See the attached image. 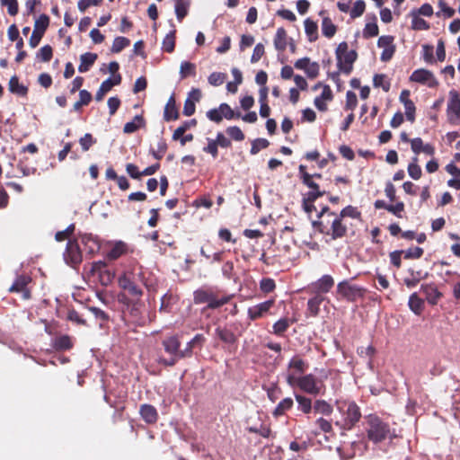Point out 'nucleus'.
Returning <instances> with one entry per match:
<instances>
[{
    "label": "nucleus",
    "mask_w": 460,
    "mask_h": 460,
    "mask_svg": "<svg viewBox=\"0 0 460 460\" xmlns=\"http://www.w3.org/2000/svg\"><path fill=\"white\" fill-rule=\"evenodd\" d=\"M120 288L127 291L131 296L139 299L143 296L140 284L149 292L156 291V285L150 279V273L138 262H135L127 269L118 279Z\"/></svg>",
    "instance_id": "1"
},
{
    "label": "nucleus",
    "mask_w": 460,
    "mask_h": 460,
    "mask_svg": "<svg viewBox=\"0 0 460 460\" xmlns=\"http://www.w3.org/2000/svg\"><path fill=\"white\" fill-rule=\"evenodd\" d=\"M365 430L367 439L374 444H379L393 438L389 423L376 414H369L366 417Z\"/></svg>",
    "instance_id": "2"
},
{
    "label": "nucleus",
    "mask_w": 460,
    "mask_h": 460,
    "mask_svg": "<svg viewBox=\"0 0 460 460\" xmlns=\"http://www.w3.org/2000/svg\"><path fill=\"white\" fill-rule=\"evenodd\" d=\"M234 295H221V292L212 288L203 287L193 292V301L196 305L207 304L208 309H217L228 304Z\"/></svg>",
    "instance_id": "3"
},
{
    "label": "nucleus",
    "mask_w": 460,
    "mask_h": 460,
    "mask_svg": "<svg viewBox=\"0 0 460 460\" xmlns=\"http://www.w3.org/2000/svg\"><path fill=\"white\" fill-rule=\"evenodd\" d=\"M336 405L343 417L342 421H337L336 425L343 430L352 429L361 419L360 408L354 401L348 400H339Z\"/></svg>",
    "instance_id": "4"
},
{
    "label": "nucleus",
    "mask_w": 460,
    "mask_h": 460,
    "mask_svg": "<svg viewBox=\"0 0 460 460\" xmlns=\"http://www.w3.org/2000/svg\"><path fill=\"white\" fill-rule=\"evenodd\" d=\"M181 336L172 334L164 337L162 341V346L169 358H159L158 363L164 367H173L180 359L185 358L183 349H181Z\"/></svg>",
    "instance_id": "5"
},
{
    "label": "nucleus",
    "mask_w": 460,
    "mask_h": 460,
    "mask_svg": "<svg viewBox=\"0 0 460 460\" xmlns=\"http://www.w3.org/2000/svg\"><path fill=\"white\" fill-rule=\"evenodd\" d=\"M335 55L339 70L345 75H349L353 69V64L358 58L356 50H349L348 43L342 41L338 45Z\"/></svg>",
    "instance_id": "6"
},
{
    "label": "nucleus",
    "mask_w": 460,
    "mask_h": 460,
    "mask_svg": "<svg viewBox=\"0 0 460 460\" xmlns=\"http://www.w3.org/2000/svg\"><path fill=\"white\" fill-rule=\"evenodd\" d=\"M287 383L290 386L297 385L302 391L312 395H317L321 393V386L317 385V380L313 374L303 376L288 374Z\"/></svg>",
    "instance_id": "7"
},
{
    "label": "nucleus",
    "mask_w": 460,
    "mask_h": 460,
    "mask_svg": "<svg viewBox=\"0 0 460 460\" xmlns=\"http://www.w3.org/2000/svg\"><path fill=\"white\" fill-rule=\"evenodd\" d=\"M337 292L349 302H356L358 299L365 296L367 289L363 287L351 284L348 280H343L338 283Z\"/></svg>",
    "instance_id": "8"
},
{
    "label": "nucleus",
    "mask_w": 460,
    "mask_h": 460,
    "mask_svg": "<svg viewBox=\"0 0 460 460\" xmlns=\"http://www.w3.org/2000/svg\"><path fill=\"white\" fill-rule=\"evenodd\" d=\"M332 219L331 226L326 227L324 225L320 224L321 226V234L330 236L331 240L341 239L347 235L348 227L342 222V219L337 214Z\"/></svg>",
    "instance_id": "9"
},
{
    "label": "nucleus",
    "mask_w": 460,
    "mask_h": 460,
    "mask_svg": "<svg viewBox=\"0 0 460 460\" xmlns=\"http://www.w3.org/2000/svg\"><path fill=\"white\" fill-rule=\"evenodd\" d=\"M447 115L450 124L455 126L460 125V93L456 90L449 92Z\"/></svg>",
    "instance_id": "10"
},
{
    "label": "nucleus",
    "mask_w": 460,
    "mask_h": 460,
    "mask_svg": "<svg viewBox=\"0 0 460 460\" xmlns=\"http://www.w3.org/2000/svg\"><path fill=\"white\" fill-rule=\"evenodd\" d=\"M64 259L68 265L75 269L81 264L83 256L76 240H68L64 252Z\"/></svg>",
    "instance_id": "11"
},
{
    "label": "nucleus",
    "mask_w": 460,
    "mask_h": 460,
    "mask_svg": "<svg viewBox=\"0 0 460 460\" xmlns=\"http://www.w3.org/2000/svg\"><path fill=\"white\" fill-rule=\"evenodd\" d=\"M31 278L28 275H19L8 288V291L10 293H20L22 299H30L31 296L28 285L31 282Z\"/></svg>",
    "instance_id": "12"
},
{
    "label": "nucleus",
    "mask_w": 460,
    "mask_h": 460,
    "mask_svg": "<svg viewBox=\"0 0 460 460\" xmlns=\"http://www.w3.org/2000/svg\"><path fill=\"white\" fill-rule=\"evenodd\" d=\"M394 41V37L392 35H383L378 39L377 46L384 49L380 56L381 61L388 62L393 58L396 50Z\"/></svg>",
    "instance_id": "13"
},
{
    "label": "nucleus",
    "mask_w": 460,
    "mask_h": 460,
    "mask_svg": "<svg viewBox=\"0 0 460 460\" xmlns=\"http://www.w3.org/2000/svg\"><path fill=\"white\" fill-rule=\"evenodd\" d=\"M410 81L426 84L429 88H435L438 85V82L433 73L424 68L413 71L410 76Z\"/></svg>",
    "instance_id": "14"
},
{
    "label": "nucleus",
    "mask_w": 460,
    "mask_h": 460,
    "mask_svg": "<svg viewBox=\"0 0 460 460\" xmlns=\"http://www.w3.org/2000/svg\"><path fill=\"white\" fill-rule=\"evenodd\" d=\"M274 304L275 300L270 299L249 307L247 311L248 318L251 321H255L260 318H262L264 315L270 313V310L273 307Z\"/></svg>",
    "instance_id": "15"
},
{
    "label": "nucleus",
    "mask_w": 460,
    "mask_h": 460,
    "mask_svg": "<svg viewBox=\"0 0 460 460\" xmlns=\"http://www.w3.org/2000/svg\"><path fill=\"white\" fill-rule=\"evenodd\" d=\"M334 286V279L331 275H323L317 281L313 282L308 287L311 294H325L328 293Z\"/></svg>",
    "instance_id": "16"
},
{
    "label": "nucleus",
    "mask_w": 460,
    "mask_h": 460,
    "mask_svg": "<svg viewBox=\"0 0 460 460\" xmlns=\"http://www.w3.org/2000/svg\"><path fill=\"white\" fill-rule=\"evenodd\" d=\"M122 77L120 74L114 75L113 77L107 78L104 80L95 94V100L101 102L103 100L104 95L111 90L115 85H119L121 83Z\"/></svg>",
    "instance_id": "17"
},
{
    "label": "nucleus",
    "mask_w": 460,
    "mask_h": 460,
    "mask_svg": "<svg viewBox=\"0 0 460 460\" xmlns=\"http://www.w3.org/2000/svg\"><path fill=\"white\" fill-rule=\"evenodd\" d=\"M302 183L311 190L306 194V196H308V200L310 201H315L318 198L326 194L325 190H320L319 184L313 180V176L311 175H305Z\"/></svg>",
    "instance_id": "18"
},
{
    "label": "nucleus",
    "mask_w": 460,
    "mask_h": 460,
    "mask_svg": "<svg viewBox=\"0 0 460 460\" xmlns=\"http://www.w3.org/2000/svg\"><path fill=\"white\" fill-rule=\"evenodd\" d=\"M333 99L332 91L329 85L323 86V92L320 96L314 98V106L320 111H326L328 110V106L326 102H330Z\"/></svg>",
    "instance_id": "19"
},
{
    "label": "nucleus",
    "mask_w": 460,
    "mask_h": 460,
    "mask_svg": "<svg viewBox=\"0 0 460 460\" xmlns=\"http://www.w3.org/2000/svg\"><path fill=\"white\" fill-rule=\"evenodd\" d=\"M308 363L299 356H294L288 362V374L298 376L304 374L308 368Z\"/></svg>",
    "instance_id": "20"
},
{
    "label": "nucleus",
    "mask_w": 460,
    "mask_h": 460,
    "mask_svg": "<svg viewBox=\"0 0 460 460\" xmlns=\"http://www.w3.org/2000/svg\"><path fill=\"white\" fill-rule=\"evenodd\" d=\"M128 252V244L122 241L116 242L106 253L108 261H116Z\"/></svg>",
    "instance_id": "21"
},
{
    "label": "nucleus",
    "mask_w": 460,
    "mask_h": 460,
    "mask_svg": "<svg viewBox=\"0 0 460 460\" xmlns=\"http://www.w3.org/2000/svg\"><path fill=\"white\" fill-rule=\"evenodd\" d=\"M141 418L147 424H155L158 420V412L155 406L151 404H142L139 409Z\"/></svg>",
    "instance_id": "22"
},
{
    "label": "nucleus",
    "mask_w": 460,
    "mask_h": 460,
    "mask_svg": "<svg viewBox=\"0 0 460 460\" xmlns=\"http://www.w3.org/2000/svg\"><path fill=\"white\" fill-rule=\"evenodd\" d=\"M81 243L84 245V252L89 255H94L101 249V244L98 239L91 234H84L81 238Z\"/></svg>",
    "instance_id": "23"
},
{
    "label": "nucleus",
    "mask_w": 460,
    "mask_h": 460,
    "mask_svg": "<svg viewBox=\"0 0 460 460\" xmlns=\"http://www.w3.org/2000/svg\"><path fill=\"white\" fill-rule=\"evenodd\" d=\"M179 119V111L176 106L174 95H171L165 104L164 111V119L165 121L176 120Z\"/></svg>",
    "instance_id": "24"
},
{
    "label": "nucleus",
    "mask_w": 460,
    "mask_h": 460,
    "mask_svg": "<svg viewBox=\"0 0 460 460\" xmlns=\"http://www.w3.org/2000/svg\"><path fill=\"white\" fill-rule=\"evenodd\" d=\"M206 339L203 334L198 333L196 334L189 342H187L186 347L183 349V356L185 358H189L192 357L193 349L195 348L201 349Z\"/></svg>",
    "instance_id": "25"
},
{
    "label": "nucleus",
    "mask_w": 460,
    "mask_h": 460,
    "mask_svg": "<svg viewBox=\"0 0 460 460\" xmlns=\"http://www.w3.org/2000/svg\"><path fill=\"white\" fill-rule=\"evenodd\" d=\"M217 337L226 344L234 345L237 341V337L233 331L226 327L218 326L215 330Z\"/></svg>",
    "instance_id": "26"
},
{
    "label": "nucleus",
    "mask_w": 460,
    "mask_h": 460,
    "mask_svg": "<svg viewBox=\"0 0 460 460\" xmlns=\"http://www.w3.org/2000/svg\"><path fill=\"white\" fill-rule=\"evenodd\" d=\"M273 42L274 47L278 51L283 52L286 50L288 43L289 42V38L287 31L283 27L277 30Z\"/></svg>",
    "instance_id": "27"
},
{
    "label": "nucleus",
    "mask_w": 460,
    "mask_h": 460,
    "mask_svg": "<svg viewBox=\"0 0 460 460\" xmlns=\"http://www.w3.org/2000/svg\"><path fill=\"white\" fill-rule=\"evenodd\" d=\"M97 58L98 55L96 53L86 52L82 54L80 56V65L78 66V71L80 73L88 72L93 66Z\"/></svg>",
    "instance_id": "28"
},
{
    "label": "nucleus",
    "mask_w": 460,
    "mask_h": 460,
    "mask_svg": "<svg viewBox=\"0 0 460 460\" xmlns=\"http://www.w3.org/2000/svg\"><path fill=\"white\" fill-rule=\"evenodd\" d=\"M324 296L321 294H314V296L307 302V315L315 317L320 312V305L323 302Z\"/></svg>",
    "instance_id": "29"
},
{
    "label": "nucleus",
    "mask_w": 460,
    "mask_h": 460,
    "mask_svg": "<svg viewBox=\"0 0 460 460\" xmlns=\"http://www.w3.org/2000/svg\"><path fill=\"white\" fill-rule=\"evenodd\" d=\"M8 90L16 95L26 96L28 94V87L19 83L17 75H13L8 84Z\"/></svg>",
    "instance_id": "30"
},
{
    "label": "nucleus",
    "mask_w": 460,
    "mask_h": 460,
    "mask_svg": "<svg viewBox=\"0 0 460 460\" xmlns=\"http://www.w3.org/2000/svg\"><path fill=\"white\" fill-rule=\"evenodd\" d=\"M74 343L69 335L58 336L53 341V348L58 351L69 350L73 348Z\"/></svg>",
    "instance_id": "31"
},
{
    "label": "nucleus",
    "mask_w": 460,
    "mask_h": 460,
    "mask_svg": "<svg viewBox=\"0 0 460 460\" xmlns=\"http://www.w3.org/2000/svg\"><path fill=\"white\" fill-rule=\"evenodd\" d=\"M146 125L145 119L142 115H136L132 121L127 122L124 125L123 132L125 134H132Z\"/></svg>",
    "instance_id": "32"
},
{
    "label": "nucleus",
    "mask_w": 460,
    "mask_h": 460,
    "mask_svg": "<svg viewBox=\"0 0 460 460\" xmlns=\"http://www.w3.org/2000/svg\"><path fill=\"white\" fill-rule=\"evenodd\" d=\"M294 323V320L284 317L278 320L272 326V332L278 336H282L288 331L289 326Z\"/></svg>",
    "instance_id": "33"
},
{
    "label": "nucleus",
    "mask_w": 460,
    "mask_h": 460,
    "mask_svg": "<svg viewBox=\"0 0 460 460\" xmlns=\"http://www.w3.org/2000/svg\"><path fill=\"white\" fill-rule=\"evenodd\" d=\"M305 31L310 42H314L318 39V25L310 18L305 21Z\"/></svg>",
    "instance_id": "34"
},
{
    "label": "nucleus",
    "mask_w": 460,
    "mask_h": 460,
    "mask_svg": "<svg viewBox=\"0 0 460 460\" xmlns=\"http://www.w3.org/2000/svg\"><path fill=\"white\" fill-rule=\"evenodd\" d=\"M189 0H176L175 3V14L177 20L181 22L187 16L190 8Z\"/></svg>",
    "instance_id": "35"
},
{
    "label": "nucleus",
    "mask_w": 460,
    "mask_h": 460,
    "mask_svg": "<svg viewBox=\"0 0 460 460\" xmlns=\"http://www.w3.org/2000/svg\"><path fill=\"white\" fill-rule=\"evenodd\" d=\"M180 78L186 79L189 76H195L197 74L196 65L190 61H183L180 66Z\"/></svg>",
    "instance_id": "36"
},
{
    "label": "nucleus",
    "mask_w": 460,
    "mask_h": 460,
    "mask_svg": "<svg viewBox=\"0 0 460 460\" xmlns=\"http://www.w3.org/2000/svg\"><path fill=\"white\" fill-rule=\"evenodd\" d=\"M314 411L325 416H330L332 411V406L325 400L318 399L314 403Z\"/></svg>",
    "instance_id": "37"
},
{
    "label": "nucleus",
    "mask_w": 460,
    "mask_h": 460,
    "mask_svg": "<svg viewBox=\"0 0 460 460\" xmlns=\"http://www.w3.org/2000/svg\"><path fill=\"white\" fill-rule=\"evenodd\" d=\"M293 403V400L290 397L281 400L273 411V416L279 417L284 415L287 411L292 408Z\"/></svg>",
    "instance_id": "38"
},
{
    "label": "nucleus",
    "mask_w": 460,
    "mask_h": 460,
    "mask_svg": "<svg viewBox=\"0 0 460 460\" xmlns=\"http://www.w3.org/2000/svg\"><path fill=\"white\" fill-rule=\"evenodd\" d=\"M337 31L336 25L332 22L330 17H324L322 21V32L326 38H332L335 35Z\"/></svg>",
    "instance_id": "39"
},
{
    "label": "nucleus",
    "mask_w": 460,
    "mask_h": 460,
    "mask_svg": "<svg viewBox=\"0 0 460 460\" xmlns=\"http://www.w3.org/2000/svg\"><path fill=\"white\" fill-rule=\"evenodd\" d=\"M167 149H168V146H167L166 140L164 138L161 137L157 144V149L155 150L153 147H151L149 149V153H150V155H152V156L155 159L159 161L164 157V155L167 152Z\"/></svg>",
    "instance_id": "40"
},
{
    "label": "nucleus",
    "mask_w": 460,
    "mask_h": 460,
    "mask_svg": "<svg viewBox=\"0 0 460 460\" xmlns=\"http://www.w3.org/2000/svg\"><path fill=\"white\" fill-rule=\"evenodd\" d=\"M296 400L298 403V409L305 414H308L312 411L314 405L312 400L301 394H296Z\"/></svg>",
    "instance_id": "41"
},
{
    "label": "nucleus",
    "mask_w": 460,
    "mask_h": 460,
    "mask_svg": "<svg viewBox=\"0 0 460 460\" xmlns=\"http://www.w3.org/2000/svg\"><path fill=\"white\" fill-rule=\"evenodd\" d=\"M422 289L427 296V299L431 304H436L441 297V293L432 285L422 286Z\"/></svg>",
    "instance_id": "42"
},
{
    "label": "nucleus",
    "mask_w": 460,
    "mask_h": 460,
    "mask_svg": "<svg viewBox=\"0 0 460 460\" xmlns=\"http://www.w3.org/2000/svg\"><path fill=\"white\" fill-rule=\"evenodd\" d=\"M53 57V49L50 45L41 47L36 53V59L40 62H49Z\"/></svg>",
    "instance_id": "43"
},
{
    "label": "nucleus",
    "mask_w": 460,
    "mask_h": 460,
    "mask_svg": "<svg viewBox=\"0 0 460 460\" xmlns=\"http://www.w3.org/2000/svg\"><path fill=\"white\" fill-rule=\"evenodd\" d=\"M423 300L420 299L416 293L410 296L409 306L414 314H420L423 309Z\"/></svg>",
    "instance_id": "44"
},
{
    "label": "nucleus",
    "mask_w": 460,
    "mask_h": 460,
    "mask_svg": "<svg viewBox=\"0 0 460 460\" xmlns=\"http://www.w3.org/2000/svg\"><path fill=\"white\" fill-rule=\"evenodd\" d=\"M49 25V17L47 14H40L34 22V31L44 35Z\"/></svg>",
    "instance_id": "45"
},
{
    "label": "nucleus",
    "mask_w": 460,
    "mask_h": 460,
    "mask_svg": "<svg viewBox=\"0 0 460 460\" xmlns=\"http://www.w3.org/2000/svg\"><path fill=\"white\" fill-rule=\"evenodd\" d=\"M175 31H172L170 33H168L164 40H163V46L162 49L164 52L172 53L174 51L175 48Z\"/></svg>",
    "instance_id": "46"
},
{
    "label": "nucleus",
    "mask_w": 460,
    "mask_h": 460,
    "mask_svg": "<svg viewBox=\"0 0 460 460\" xmlns=\"http://www.w3.org/2000/svg\"><path fill=\"white\" fill-rule=\"evenodd\" d=\"M130 45V40L126 37H116L113 40L112 46H111V52L113 53H119L122 51L125 48L128 47Z\"/></svg>",
    "instance_id": "47"
},
{
    "label": "nucleus",
    "mask_w": 460,
    "mask_h": 460,
    "mask_svg": "<svg viewBox=\"0 0 460 460\" xmlns=\"http://www.w3.org/2000/svg\"><path fill=\"white\" fill-rule=\"evenodd\" d=\"M340 217L343 220L345 217H350L354 219H358L361 217L360 211L351 205H349L341 209L340 214H338Z\"/></svg>",
    "instance_id": "48"
},
{
    "label": "nucleus",
    "mask_w": 460,
    "mask_h": 460,
    "mask_svg": "<svg viewBox=\"0 0 460 460\" xmlns=\"http://www.w3.org/2000/svg\"><path fill=\"white\" fill-rule=\"evenodd\" d=\"M89 310L93 314L94 317L100 321V327H103L110 320V317L106 312L98 307H89Z\"/></svg>",
    "instance_id": "49"
},
{
    "label": "nucleus",
    "mask_w": 460,
    "mask_h": 460,
    "mask_svg": "<svg viewBox=\"0 0 460 460\" xmlns=\"http://www.w3.org/2000/svg\"><path fill=\"white\" fill-rule=\"evenodd\" d=\"M418 158H412V162L408 165V173L413 180H419L421 177V168L417 164Z\"/></svg>",
    "instance_id": "50"
},
{
    "label": "nucleus",
    "mask_w": 460,
    "mask_h": 460,
    "mask_svg": "<svg viewBox=\"0 0 460 460\" xmlns=\"http://www.w3.org/2000/svg\"><path fill=\"white\" fill-rule=\"evenodd\" d=\"M275 288L276 283L275 280L271 278H263L260 281V289L265 294L273 292Z\"/></svg>",
    "instance_id": "51"
},
{
    "label": "nucleus",
    "mask_w": 460,
    "mask_h": 460,
    "mask_svg": "<svg viewBox=\"0 0 460 460\" xmlns=\"http://www.w3.org/2000/svg\"><path fill=\"white\" fill-rule=\"evenodd\" d=\"M174 297L172 294L166 293L161 298V305L159 311L161 313H169L171 311L172 305L173 303Z\"/></svg>",
    "instance_id": "52"
},
{
    "label": "nucleus",
    "mask_w": 460,
    "mask_h": 460,
    "mask_svg": "<svg viewBox=\"0 0 460 460\" xmlns=\"http://www.w3.org/2000/svg\"><path fill=\"white\" fill-rule=\"evenodd\" d=\"M366 9V4L363 0H357L354 3L352 9L349 12V15L352 19L361 16Z\"/></svg>",
    "instance_id": "53"
},
{
    "label": "nucleus",
    "mask_w": 460,
    "mask_h": 460,
    "mask_svg": "<svg viewBox=\"0 0 460 460\" xmlns=\"http://www.w3.org/2000/svg\"><path fill=\"white\" fill-rule=\"evenodd\" d=\"M226 134L234 141H243L245 136L242 129L237 126H231L226 128Z\"/></svg>",
    "instance_id": "54"
},
{
    "label": "nucleus",
    "mask_w": 460,
    "mask_h": 460,
    "mask_svg": "<svg viewBox=\"0 0 460 460\" xmlns=\"http://www.w3.org/2000/svg\"><path fill=\"white\" fill-rule=\"evenodd\" d=\"M221 112L223 118H226V119H239L241 118L240 112H234L233 109L227 104V103H221Z\"/></svg>",
    "instance_id": "55"
},
{
    "label": "nucleus",
    "mask_w": 460,
    "mask_h": 460,
    "mask_svg": "<svg viewBox=\"0 0 460 460\" xmlns=\"http://www.w3.org/2000/svg\"><path fill=\"white\" fill-rule=\"evenodd\" d=\"M270 142L265 138H257L252 143L251 154L256 155L261 149H265L269 146Z\"/></svg>",
    "instance_id": "56"
},
{
    "label": "nucleus",
    "mask_w": 460,
    "mask_h": 460,
    "mask_svg": "<svg viewBox=\"0 0 460 460\" xmlns=\"http://www.w3.org/2000/svg\"><path fill=\"white\" fill-rule=\"evenodd\" d=\"M226 78V74L220 72H213L209 75L208 80L211 85L219 86L225 82Z\"/></svg>",
    "instance_id": "57"
},
{
    "label": "nucleus",
    "mask_w": 460,
    "mask_h": 460,
    "mask_svg": "<svg viewBox=\"0 0 460 460\" xmlns=\"http://www.w3.org/2000/svg\"><path fill=\"white\" fill-rule=\"evenodd\" d=\"M141 305L138 303L132 304L131 306L128 307V314L133 318V322L137 324H141Z\"/></svg>",
    "instance_id": "58"
},
{
    "label": "nucleus",
    "mask_w": 460,
    "mask_h": 460,
    "mask_svg": "<svg viewBox=\"0 0 460 460\" xmlns=\"http://www.w3.org/2000/svg\"><path fill=\"white\" fill-rule=\"evenodd\" d=\"M379 29L376 22H367L363 30L364 38H372L378 35Z\"/></svg>",
    "instance_id": "59"
},
{
    "label": "nucleus",
    "mask_w": 460,
    "mask_h": 460,
    "mask_svg": "<svg viewBox=\"0 0 460 460\" xmlns=\"http://www.w3.org/2000/svg\"><path fill=\"white\" fill-rule=\"evenodd\" d=\"M75 231V225L71 224L69 225L65 230L58 231L55 234V239L58 242L65 241L66 239H68Z\"/></svg>",
    "instance_id": "60"
},
{
    "label": "nucleus",
    "mask_w": 460,
    "mask_h": 460,
    "mask_svg": "<svg viewBox=\"0 0 460 460\" xmlns=\"http://www.w3.org/2000/svg\"><path fill=\"white\" fill-rule=\"evenodd\" d=\"M1 4L7 7L10 15L14 16L18 13L19 5L17 0H1Z\"/></svg>",
    "instance_id": "61"
},
{
    "label": "nucleus",
    "mask_w": 460,
    "mask_h": 460,
    "mask_svg": "<svg viewBox=\"0 0 460 460\" xmlns=\"http://www.w3.org/2000/svg\"><path fill=\"white\" fill-rule=\"evenodd\" d=\"M403 253H404V259H407V260L420 259L423 255L424 251L422 248L417 246V247L410 248L407 251H403Z\"/></svg>",
    "instance_id": "62"
},
{
    "label": "nucleus",
    "mask_w": 460,
    "mask_h": 460,
    "mask_svg": "<svg viewBox=\"0 0 460 460\" xmlns=\"http://www.w3.org/2000/svg\"><path fill=\"white\" fill-rule=\"evenodd\" d=\"M411 28L416 31L429 30V24L424 19L418 17L414 13L411 22Z\"/></svg>",
    "instance_id": "63"
},
{
    "label": "nucleus",
    "mask_w": 460,
    "mask_h": 460,
    "mask_svg": "<svg viewBox=\"0 0 460 460\" xmlns=\"http://www.w3.org/2000/svg\"><path fill=\"white\" fill-rule=\"evenodd\" d=\"M79 143L82 146L83 151H88L90 147L96 143V140L93 137L92 134L86 133L84 137L79 139Z\"/></svg>",
    "instance_id": "64"
}]
</instances>
